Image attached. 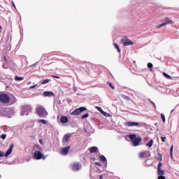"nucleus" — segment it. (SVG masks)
Here are the masks:
<instances>
[{"label": "nucleus", "instance_id": "nucleus-1", "mask_svg": "<svg viewBox=\"0 0 179 179\" xmlns=\"http://www.w3.org/2000/svg\"><path fill=\"white\" fill-rule=\"evenodd\" d=\"M36 111L41 118H47V115H48V112H47L45 108L41 105L36 106Z\"/></svg>", "mask_w": 179, "mask_h": 179}, {"label": "nucleus", "instance_id": "nucleus-38", "mask_svg": "<svg viewBox=\"0 0 179 179\" xmlns=\"http://www.w3.org/2000/svg\"><path fill=\"white\" fill-rule=\"evenodd\" d=\"M150 103L154 106L155 108H156V104H155V102L150 101Z\"/></svg>", "mask_w": 179, "mask_h": 179}, {"label": "nucleus", "instance_id": "nucleus-32", "mask_svg": "<svg viewBox=\"0 0 179 179\" xmlns=\"http://www.w3.org/2000/svg\"><path fill=\"white\" fill-rule=\"evenodd\" d=\"M158 179H166V177L164 176L163 175H159V176H158Z\"/></svg>", "mask_w": 179, "mask_h": 179}, {"label": "nucleus", "instance_id": "nucleus-12", "mask_svg": "<svg viewBox=\"0 0 179 179\" xmlns=\"http://www.w3.org/2000/svg\"><path fill=\"white\" fill-rule=\"evenodd\" d=\"M44 97H53L54 92L50 91L43 92Z\"/></svg>", "mask_w": 179, "mask_h": 179}, {"label": "nucleus", "instance_id": "nucleus-19", "mask_svg": "<svg viewBox=\"0 0 179 179\" xmlns=\"http://www.w3.org/2000/svg\"><path fill=\"white\" fill-rule=\"evenodd\" d=\"M157 174L158 176H163V174H164V170H162V169H158Z\"/></svg>", "mask_w": 179, "mask_h": 179}, {"label": "nucleus", "instance_id": "nucleus-2", "mask_svg": "<svg viewBox=\"0 0 179 179\" xmlns=\"http://www.w3.org/2000/svg\"><path fill=\"white\" fill-rule=\"evenodd\" d=\"M37 150H35L34 153V157L36 159V160H40L41 159H45L44 155H43V150L40 145H36Z\"/></svg>", "mask_w": 179, "mask_h": 179}, {"label": "nucleus", "instance_id": "nucleus-4", "mask_svg": "<svg viewBox=\"0 0 179 179\" xmlns=\"http://www.w3.org/2000/svg\"><path fill=\"white\" fill-rule=\"evenodd\" d=\"M29 113H31V106L26 105L22 107L20 114L21 115H29Z\"/></svg>", "mask_w": 179, "mask_h": 179}, {"label": "nucleus", "instance_id": "nucleus-13", "mask_svg": "<svg viewBox=\"0 0 179 179\" xmlns=\"http://www.w3.org/2000/svg\"><path fill=\"white\" fill-rule=\"evenodd\" d=\"M69 149H71V147L69 146L62 148L61 151V155H68V152H69Z\"/></svg>", "mask_w": 179, "mask_h": 179}, {"label": "nucleus", "instance_id": "nucleus-27", "mask_svg": "<svg viewBox=\"0 0 179 179\" xmlns=\"http://www.w3.org/2000/svg\"><path fill=\"white\" fill-rule=\"evenodd\" d=\"M161 117H162L163 122H166V116H164V113L161 114Z\"/></svg>", "mask_w": 179, "mask_h": 179}, {"label": "nucleus", "instance_id": "nucleus-40", "mask_svg": "<svg viewBox=\"0 0 179 179\" xmlns=\"http://www.w3.org/2000/svg\"><path fill=\"white\" fill-rule=\"evenodd\" d=\"M36 86H37V85H32L30 87V89H34Z\"/></svg>", "mask_w": 179, "mask_h": 179}, {"label": "nucleus", "instance_id": "nucleus-48", "mask_svg": "<svg viewBox=\"0 0 179 179\" xmlns=\"http://www.w3.org/2000/svg\"><path fill=\"white\" fill-rule=\"evenodd\" d=\"M103 175H101V176H99V178H100V179H103Z\"/></svg>", "mask_w": 179, "mask_h": 179}, {"label": "nucleus", "instance_id": "nucleus-14", "mask_svg": "<svg viewBox=\"0 0 179 179\" xmlns=\"http://www.w3.org/2000/svg\"><path fill=\"white\" fill-rule=\"evenodd\" d=\"M69 138H71V134H65L63 137V143H66L69 141Z\"/></svg>", "mask_w": 179, "mask_h": 179}, {"label": "nucleus", "instance_id": "nucleus-46", "mask_svg": "<svg viewBox=\"0 0 179 179\" xmlns=\"http://www.w3.org/2000/svg\"><path fill=\"white\" fill-rule=\"evenodd\" d=\"M6 113H10V109H6Z\"/></svg>", "mask_w": 179, "mask_h": 179}, {"label": "nucleus", "instance_id": "nucleus-44", "mask_svg": "<svg viewBox=\"0 0 179 179\" xmlns=\"http://www.w3.org/2000/svg\"><path fill=\"white\" fill-rule=\"evenodd\" d=\"M39 143H41V145H43V139L39 140Z\"/></svg>", "mask_w": 179, "mask_h": 179}, {"label": "nucleus", "instance_id": "nucleus-47", "mask_svg": "<svg viewBox=\"0 0 179 179\" xmlns=\"http://www.w3.org/2000/svg\"><path fill=\"white\" fill-rule=\"evenodd\" d=\"M12 3H13V6H14V8H16V6L15 5V3L13 1L12 2Z\"/></svg>", "mask_w": 179, "mask_h": 179}, {"label": "nucleus", "instance_id": "nucleus-50", "mask_svg": "<svg viewBox=\"0 0 179 179\" xmlns=\"http://www.w3.org/2000/svg\"><path fill=\"white\" fill-rule=\"evenodd\" d=\"M2 29V26H0V29Z\"/></svg>", "mask_w": 179, "mask_h": 179}, {"label": "nucleus", "instance_id": "nucleus-31", "mask_svg": "<svg viewBox=\"0 0 179 179\" xmlns=\"http://www.w3.org/2000/svg\"><path fill=\"white\" fill-rule=\"evenodd\" d=\"M162 166H163V164L162 162H159L157 166V169H162Z\"/></svg>", "mask_w": 179, "mask_h": 179}, {"label": "nucleus", "instance_id": "nucleus-28", "mask_svg": "<svg viewBox=\"0 0 179 179\" xmlns=\"http://www.w3.org/2000/svg\"><path fill=\"white\" fill-rule=\"evenodd\" d=\"M50 82V80L48 78V79H45L42 83H41V85H45L47 83H48Z\"/></svg>", "mask_w": 179, "mask_h": 179}, {"label": "nucleus", "instance_id": "nucleus-20", "mask_svg": "<svg viewBox=\"0 0 179 179\" xmlns=\"http://www.w3.org/2000/svg\"><path fill=\"white\" fill-rule=\"evenodd\" d=\"M24 78L23 77H19V76H15V80H16L17 82H20V80H24Z\"/></svg>", "mask_w": 179, "mask_h": 179}, {"label": "nucleus", "instance_id": "nucleus-39", "mask_svg": "<svg viewBox=\"0 0 179 179\" xmlns=\"http://www.w3.org/2000/svg\"><path fill=\"white\" fill-rule=\"evenodd\" d=\"M162 142H166V137H162Z\"/></svg>", "mask_w": 179, "mask_h": 179}, {"label": "nucleus", "instance_id": "nucleus-29", "mask_svg": "<svg viewBox=\"0 0 179 179\" xmlns=\"http://www.w3.org/2000/svg\"><path fill=\"white\" fill-rule=\"evenodd\" d=\"M88 117H89V113H85L81 117V118L82 120H85V118H87Z\"/></svg>", "mask_w": 179, "mask_h": 179}, {"label": "nucleus", "instance_id": "nucleus-23", "mask_svg": "<svg viewBox=\"0 0 179 179\" xmlns=\"http://www.w3.org/2000/svg\"><path fill=\"white\" fill-rule=\"evenodd\" d=\"M113 45L116 50H117L118 52H121V49H120V46H118V44L117 43H113Z\"/></svg>", "mask_w": 179, "mask_h": 179}, {"label": "nucleus", "instance_id": "nucleus-15", "mask_svg": "<svg viewBox=\"0 0 179 179\" xmlns=\"http://www.w3.org/2000/svg\"><path fill=\"white\" fill-rule=\"evenodd\" d=\"M69 119L66 116H62L60 119V122H62V124H66L68 122Z\"/></svg>", "mask_w": 179, "mask_h": 179}, {"label": "nucleus", "instance_id": "nucleus-42", "mask_svg": "<svg viewBox=\"0 0 179 179\" xmlns=\"http://www.w3.org/2000/svg\"><path fill=\"white\" fill-rule=\"evenodd\" d=\"M95 164H96V166H101V164L100 162H95Z\"/></svg>", "mask_w": 179, "mask_h": 179}, {"label": "nucleus", "instance_id": "nucleus-43", "mask_svg": "<svg viewBox=\"0 0 179 179\" xmlns=\"http://www.w3.org/2000/svg\"><path fill=\"white\" fill-rule=\"evenodd\" d=\"M5 62H8V59H6V57L4 56L3 57Z\"/></svg>", "mask_w": 179, "mask_h": 179}, {"label": "nucleus", "instance_id": "nucleus-11", "mask_svg": "<svg viewBox=\"0 0 179 179\" xmlns=\"http://www.w3.org/2000/svg\"><path fill=\"white\" fill-rule=\"evenodd\" d=\"M13 148H15V145L10 144L9 149L6 151L5 154V157H8L10 153H12V151L13 150Z\"/></svg>", "mask_w": 179, "mask_h": 179}, {"label": "nucleus", "instance_id": "nucleus-34", "mask_svg": "<svg viewBox=\"0 0 179 179\" xmlns=\"http://www.w3.org/2000/svg\"><path fill=\"white\" fill-rule=\"evenodd\" d=\"M148 68H153V64L152 63H148Z\"/></svg>", "mask_w": 179, "mask_h": 179}, {"label": "nucleus", "instance_id": "nucleus-22", "mask_svg": "<svg viewBox=\"0 0 179 179\" xmlns=\"http://www.w3.org/2000/svg\"><path fill=\"white\" fill-rule=\"evenodd\" d=\"M146 146L148 148H150L151 146H153V140L151 139L147 144Z\"/></svg>", "mask_w": 179, "mask_h": 179}, {"label": "nucleus", "instance_id": "nucleus-10", "mask_svg": "<svg viewBox=\"0 0 179 179\" xmlns=\"http://www.w3.org/2000/svg\"><path fill=\"white\" fill-rule=\"evenodd\" d=\"M82 169V164H79V162L75 163L73 165V171H79Z\"/></svg>", "mask_w": 179, "mask_h": 179}, {"label": "nucleus", "instance_id": "nucleus-49", "mask_svg": "<svg viewBox=\"0 0 179 179\" xmlns=\"http://www.w3.org/2000/svg\"><path fill=\"white\" fill-rule=\"evenodd\" d=\"M107 117H111V115L110 113H108Z\"/></svg>", "mask_w": 179, "mask_h": 179}, {"label": "nucleus", "instance_id": "nucleus-8", "mask_svg": "<svg viewBox=\"0 0 179 179\" xmlns=\"http://www.w3.org/2000/svg\"><path fill=\"white\" fill-rule=\"evenodd\" d=\"M139 157L141 159L145 158L148 159V157H150V151H143L139 153Z\"/></svg>", "mask_w": 179, "mask_h": 179}, {"label": "nucleus", "instance_id": "nucleus-37", "mask_svg": "<svg viewBox=\"0 0 179 179\" xmlns=\"http://www.w3.org/2000/svg\"><path fill=\"white\" fill-rule=\"evenodd\" d=\"M123 98L125 99L126 100H129V97H128L125 95H123Z\"/></svg>", "mask_w": 179, "mask_h": 179}, {"label": "nucleus", "instance_id": "nucleus-36", "mask_svg": "<svg viewBox=\"0 0 179 179\" xmlns=\"http://www.w3.org/2000/svg\"><path fill=\"white\" fill-rule=\"evenodd\" d=\"M1 138L3 139H6V134H2Z\"/></svg>", "mask_w": 179, "mask_h": 179}, {"label": "nucleus", "instance_id": "nucleus-16", "mask_svg": "<svg viewBox=\"0 0 179 179\" xmlns=\"http://www.w3.org/2000/svg\"><path fill=\"white\" fill-rule=\"evenodd\" d=\"M171 23H173V21H171V20H168V21H166V22H164V23H162V24H161V26H162V27H164V26H167V24H171Z\"/></svg>", "mask_w": 179, "mask_h": 179}, {"label": "nucleus", "instance_id": "nucleus-30", "mask_svg": "<svg viewBox=\"0 0 179 179\" xmlns=\"http://www.w3.org/2000/svg\"><path fill=\"white\" fill-rule=\"evenodd\" d=\"M108 85H109L110 87H111V89L115 90V87H114V85H113V83H108Z\"/></svg>", "mask_w": 179, "mask_h": 179}, {"label": "nucleus", "instance_id": "nucleus-35", "mask_svg": "<svg viewBox=\"0 0 179 179\" xmlns=\"http://www.w3.org/2000/svg\"><path fill=\"white\" fill-rule=\"evenodd\" d=\"M6 117H8V118H12V114H6Z\"/></svg>", "mask_w": 179, "mask_h": 179}, {"label": "nucleus", "instance_id": "nucleus-51", "mask_svg": "<svg viewBox=\"0 0 179 179\" xmlns=\"http://www.w3.org/2000/svg\"><path fill=\"white\" fill-rule=\"evenodd\" d=\"M160 160H162V157H161V159H160Z\"/></svg>", "mask_w": 179, "mask_h": 179}, {"label": "nucleus", "instance_id": "nucleus-52", "mask_svg": "<svg viewBox=\"0 0 179 179\" xmlns=\"http://www.w3.org/2000/svg\"><path fill=\"white\" fill-rule=\"evenodd\" d=\"M0 33H1V30H0Z\"/></svg>", "mask_w": 179, "mask_h": 179}, {"label": "nucleus", "instance_id": "nucleus-26", "mask_svg": "<svg viewBox=\"0 0 179 179\" xmlns=\"http://www.w3.org/2000/svg\"><path fill=\"white\" fill-rule=\"evenodd\" d=\"M101 159V162H107V159L106 158V157H104V155H101L100 157Z\"/></svg>", "mask_w": 179, "mask_h": 179}, {"label": "nucleus", "instance_id": "nucleus-18", "mask_svg": "<svg viewBox=\"0 0 179 179\" xmlns=\"http://www.w3.org/2000/svg\"><path fill=\"white\" fill-rule=\"evenodd\" d=\"M96 108L98 111H100V113L103 114V115H107V113L104 112V110H103L101 107L96 106Z\"/></svg>", "mask_w": 179, "mask_h": 179}, {"label": "nucleus", "instance_id": "nucleus-24", "mask_svg": "<svg viewBox=\"0 0 179 179\" xmlns=\"http://www.w3.org/2000/svg\"><path fill=\"white\" fill-rule=\"evenodd\" d=\"M174 149V146L171 145V149H170V156L171 159H173V150Z\"/></svg>", "mask_w": 179, "mask_h": 179}, {"label": "nucleus", "instance_id": "nucleus-3", "mask_svg": "<svg viewBox=\"0 0 179 179\" xmlns=\"http://www.w3.org/2000/svg\"><path fill=\"white\" fill-rule=\"evenodd\" d=\"M129 138H130L131 141H132V142H133V146H138V145H139V143L141 142V141H142V139L141 138H136V135H135V134H131L129 136Z\"/></svg>", "mask_w": 179, "mask_h": 179}, {"label": "nucleus", "instance_id": "nucleus-41", "mask_svg": "<svg viewBox=\"0 0 179 179\" xmlns=\"http://www.w3.org/2000/svg\"><path fill=\"white\" fill-rule=\"evenodd\" d=\"M52 78H55L56 79H59V76H52Z\"/></svg>", "mask_w": 179, "mask_h": 179}, {"label": "nucleus", "instance_id": "nucleus-21", "mask_svg": "<svg viewBox=\"0 0 179 179\" xmlns=\"http://www.w3.org/2000/svg\"><path fill=\"white\" fill-rule=\"evenodd\" d=\"M38 122H39L40 124H43V125H47V124H48V122H47V120H39L38 121Z\"/></svg>", "mask_w": 179, "mask_h": 179}, {"label": "nucleus", "instance_id": "nucleus-45", "mask_svg": "<svg viewBox=\"0 0 179 179\" xmlns=\"http://www.w3.org/2000/svg\"><path fill=\"white\" fill-rule=\"evenodd\" d=\"M161 27H162V24H159V25H158V26L157 27V29H160Z\"/></svg>", "mask_w": 179, "mask_h": 179}, {"label": "nucleus", "instance_id": "nucleus-25", "mask_svg": "<svg viewBox=\"0 0 179 179\" xmlns=\"http://www.w3.org/2000/svg\"><path fill=\"white\" fill-rule=\"evenodd\" d=\"M163 76L166 78L167 79H173V78L171 76H170L169 74L166 73H163Z\"/></svg>", "mask_w": 179, "mask_h": 179}, {"label": "nucleus", "instance_id": "nucleus-9", "mask_svg": "<svg viewBox=\"0 0 179 179\" xmlns=\"http://www.w3.org/2000/svg\"><path fill=\"white\" fill-rule=\"evenodd\" d=\"M126 127H138L141 123L136 122H128L125 123Z\"/></svg>", "mask_w": 179, "mask_h": 179}, {"label": "nucleus", "instance_id": "nucleus-6", "mask_svg": "<svg viewBox=\"0 0 179 179\" xmlns=\"http://www.w3.org/2000/svg\"><path fill=\"white\" fill-rule=\"evenodd\" d=\"M87 108L85 107H80L76 109L74 111L71 113V115H80L83 111H86Z\"/></svg>", "mask_w": 179, "mask_h": 179}, {"label": "nucleus", "instance_id": "nucleus-33", "mask_svg": "<svg viewBox=\"0 0 179 179\" xmlns=\"http://www.w3.org/2000/svg\"><path fill=\"white\" fill-rule=\"evenodd\" d=\"M3 156H5V153H3L2 151H0V157H3Z\"/></svg>", "mask_w": 179, "mask_h": 179}, {"label": "nucleus", "instance_id": "nucleus-5", "mask_svg": "<svg viewBox=\"0 0 179 179\" xmlns=\"http://www.w3.org/2000/svg\"><path fill=\"white\" fill-rule=\"evenodd\" d=\"M9 100H10L9 95L6 94H0V101H1V103H9Z\"/></svg>", "mask_w": 179, "mask_h": 179}, {"label": "nucleus", "instance_id": "nucleus-7", "mask_svg": "<svg viewBox=\"0 0 179 179\" xmlns=\"http://www.w3.org/2000/svg\"><path fill=\"white\" fill-rule=\"evenodd\" d=\"M121 41H122V44L124 45H125V47H127L128 45H134V42H132V41H131L127 38H122Z\"/></svg>", "mask_w": 179, "mask_h": 179}, {"label": "nucleus", "instance_id": "nucleus-17", "mask_svg": "<svg viewBox=\"0 0 179 179\" xmlns=\"http://www.w3.org/2000/svg\"><path fill=\"white\" fill-rule=\"evenodd\" d=\"M97 150H99V148L97 147H92L90 148L91 153H96V152H97Z\"/></svg>", "mask_w": 179, "mask_h": 179}]
</instances>
